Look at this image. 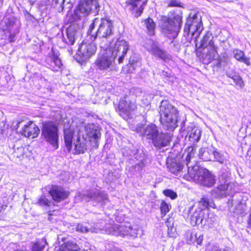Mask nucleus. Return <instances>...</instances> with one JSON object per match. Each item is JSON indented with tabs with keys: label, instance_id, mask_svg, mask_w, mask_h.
I'll list each match as a JSON object with an SVG mask.
<instances>
[{
	"label": "nucleus",
	"instance_id": "nucleus-1",
	"mask_svg": "<svg viewBox=\"0 0 251 251\" xmlns=\"http://www.w3.org/2000/svg\"><path fill=\"white\" fill-rule=\"evenodd\" d=\"M100 8L98 0H80L79 1L73 13L67 16L68 23L71 24L66 30L67 37L68 40V41L66 42L67 44L73 45L76 38L80 34L78 24H75V22L85 18L91 12L98 13Z\"/></svg>",
	"mask_w": 251,
	"mask_h": 251
},
{
	"label": "nucleus",
	"instance_id": "nucleus-43",
	"mask_svg": "<svg viewBox=\"0 0 251 251\" xmlns=\"http://www.w3.org/2000/svg\"><path fill=\"white\" fill-rule=\"evenodd\" d=\"M41 206H49L51 202L44 195L41 196L38 200L37 202Z\"/></svg>",
	"mask_w": 251,
	"mask_h": 251
},
{
	"label": "nucleus",
	"instance_id": "nucleus-21",
	"mask_svg": "<svg viewBox=\"0 0 251 251\" xmlns=\"http://www.w3.org/2000/svg\"><path fill=\"white\" fill-rule=\"evenodd\" d=\"M49 193L52 200L56 202H60L66 198L69 195V192L66 191L62 187L53 185L49 191Z\"/></svg>",
	"mask_w": 251,
	"mask_h": 251
},
{
	"label": "nucleus",
	"instance_id": "nucleus-51",
	"mask_svg": "<svg viewBox=\"0 0 251 251\" xmlns=\"http://www.w3.org/2000/svg\"><path fill=\"white\" fill-rule=\"evenodd\" d=\"M160 75L162 76L170 77V74L164 71H162L160 72Z\"/></svg>",
	"mask_w": 251,
	"mask_h": 251
},
{
	"label": "nucleus",
	"instance_id": "nucleus-52",
	"mask_svg": "<svg viewBox=\"0 0 251 251\" xmlns=\"http://www.w3.org/2000/svg\"><path fill=\"white\" fill-rule=\"evenodd\" d=\"M248 223L249 226L251 227V213L249 215Z\"/></svg>",
	"mask_w": 251,
	"mask_h": 251
},
{
	"label": "nucleus",
	"instance_id": "nucleus-37",
	"mask_svg": "<svg viewBox=\"0 0 251 251\" xmlns=\"http://www.w3.org/2000/svg\"><path fill=\"white\" fill-rule=\"evenodd\" d=\"M47 244L46 240L44 238L35 243L32 246V251H42L43 250L45 245Z\"/></svg>",
	"mask_w": 251,
	"mask_h": 251
},
{
	"label": "nucleus",
	"instance_id": "nucleus-27",
	"mask_svg": "<svg viewBox=\"0 0 251 251\" xmlns=\"http://www.w3.org/2000/svg\"><path fill=\"white\" fill-rule=\"evenodd\" d=\"M213 39L214 37L212 34L210 32H207L201 41L200 47L202 49L217 47L214 44Z\"/></svg>",
	"mask_w": 251,
	"mask_h": 251
},
{
	"label": "nucleus",
	"instance_id": "nucleus-32",
	"mask_svg": "<svg viewBox=\"0 0 251 251\" xmlns=\"http://www.w3.org/2000/svg\"><path fill=\"white\" fill-rule=\"evenodd\" d=\"M233 54L235 58L238 61L244 62L248 66L251 65L250 58L245 56L244 53L243 51L238 49H234L233 50Z\"/></svg>",
	"mask_w": 251,
	"mask_h": 251
},
{
	"label": "nucleus",
	"instance_id": "nucleus-45",
	"mask_svg": "<svg viewBox=\"0 0 251 251\" xmlns=\"http://www.w3.org/2000/svg\"><path fill=\"white\" fill-rule=\"evenodd\" d=\"M163 193L165 196L169 197L172 200H174L177 197L176 193L170 189L165 190Z\"/></svg>",
	"mask_w": 251,
	"mask_h": 251
},
{
	"label": "nucleus",
	"instance_id": "nucleus-19",
	"mask_svg": "<svg viewBox=\"0 0 251 251\" xmlns=\"http://www.w3.org/2000/svg\"><path fill=\"white\" fill-rule=\"evenodd\" d=\"M21 132L25 137L33 139L38 137L40 129L37 126L30 121L24 125Z\"/></svg>",
	"mask_w": 251,
	"mask_h": 251
},
{
	"label": "nucleus",
	"instance_id": "nucleus-31",
	"mask_svg": "<svg viewBox=\"0 0 251 251\" xmlns=\"http://www.w3.org/2000/svg\"><path fill=\"white\" fill-rule=\"evenodd\" d=\"M75 149L76 153H82L87 149L86 141L84 138L80 139L78 137L75 143Z\"/></svg>",
	"mask_w": 251,
	"mask_h": 251
},
{
	"label": "nucleus",
	"instance_id": "nucleus-50",
	"mask_svg": "<svg viewBox=\"0 0 251 251\" xmlns=\"http://www.w3.org/2000/svg\"><path fill=\"white\" fill-rule=\"evenodd\" d=\"M168 233L170 237H175L176 234V229L173 228V227H171L170 228L168 227Z\"/></svg>",
	"mask_w": 251,
	"mask_h": 251
},
{
	"label": "nucleus",
	"instance_id": "nucleus-36",
	"mask_svg": "<svg viewBox=\"0 0 251 251\" xmlns=\"http://www.w3.org/2000/svg\"><path fill=\"white\" fill-rule=\"evenodd\" d=\"M195 207L197 208H201L202 211L205 212V209L208 206L212 207L215 208L211 205V203L206 198L203 197L197 203L196 205H194Z\"/></svg>",
	"mask_w": 251,
	"mask_h": 251
},
{
	"label": "nucleus",
	"instance_id": "nucleus-4",
	"mask_svg": "<svg viewBox=\"0 0 251 251\" xmlns=\"http://www.w3.org/2000/svg\"><path fill=\"white\" fill-rule=\"evenodd\" d=\"M181 21L182 18L178 15H175L173 18L163 17L160 25L162 32L171 39L175 38L179 32Z\"/></svg>",
	"mask_w": 251,
	"mask_h": 251
},
{
	"label": "nucleus",
	"instance_id": "nucleus-55",
	"mask_svg": "<svg viewBox=\"0 0 251 251\" xmlns=\"http://www.w3.org/2000/svg\"><path fill=\"white\" fill-rule=\"evenodd\" d=\"M191 237L192 238H193V236L192 234H191Z\"/></svg>",
	"mask_w": 251,
	"mask_h": 251
},
{
	"label": "nucleus",
	"instance_id": "nucleus-30",
	"mask_svg": "<svg viewBox=\"0 0 251 251\" xmlns=\"http://www.w3.org/2000/svg\"><path fill=\"white\" fill-rule=\"evenodd\" d=\"M201 130L197 127H194L191 131L188 133L187 136L188 137L189 141L193 144L197 143L201 137Z\"/></svg>",
	"mask_w": 251,
	"mask_h": 251
},
{
	"label": "nucleus",
	"instance_id": "nucleus-5",
	"mask_svg": "<svg viewBox=\"0 0 251 251\" xmlns=\"http://www.w3.org/2000/svg\"><path fill=\"white\" fill-rule=\"evenodd\" d=\"M41 135L44 140L54 149L59 147V133L57 125L53 122L43 123Z\"/></svg>",
	"mask_w": 251,
	"mask_h": 251
},
{
	"label": "nucleus",
	"instance_id": "nucleus-2",
	"mask_svg": "<svg viewBox=\"0 0 251 251\" xmlns=\"http://www.w3.org/2000/svg\"><path fill=\"white\" fill-rule=\"evenodd\" d=\"M159 113L160 122L164 128L173 130L177 127L178 112L177 109L167 100L161 101Z\"/></svg>",
	"mask_w": 251,
	"mask_h": 251
},
{
	"label": "nucleus",
	"instance_id": "nucleus-41",
	"mask_svg": "<svg viewBox=\"0 0 251 251\" xmlns=\"http://www.w3.org/2000/svg\"><path fill=\"white\" fill-rule=\"evenodd\" d=\"M213 155L214 159L220 163H224L226 161V157L220 152L217 151H214Z\"/></svg>",
	"mask_w": 251,
	"mask_h": 251
},
{
	"label": "nucleus",
	"instance_id": "nucleus-12",
	"mask_svg": "<svg viewBox=\"0 0 251 251\" xmlns=\"http://www.w3.org/2000/svg\"><path fill=\"white\" fill-rule=\"evenodd\" d=\"M112 233L116 236H130L136 237L138 234V229L136 226H132L130 224L115 225L111 227Z\"/></svg>",
	"mask_w": 251,
	"mask_h": 251
},
{
	"label": "nucleus",
	"instance_id": "nucleus-44",
	"mask_svg": "<svg viewBox=\"0 0 251 251\" xmlns=\"http://www.w3.org/2000/svg\"><path fill=\"white\" fill-rule=\"evenodd\" d=\"M76 229H77V231H79L81 232H89V231H90L92 232H98L97 229H95V228L88 229L86 226H83V225H80V224L77 225V226L76 227Z\"/></svg>",
	"mask_w": 251,
	"mask_h": 251
},
{
	"label": "nucleus",
	"instance_id": "nucleus-10",
	"mask_svg": "<svg viewBox=\"0 0 251 251\" xmlns=\"http://www.w3.org/2000/svg\"><path fill=\"white\" fill-rule=\"evenodd\" d=\"M190 181L202 186L211 187L215 183L216 180L215 176L208 170L202 168L193 176Z\"/></svg>",
	"mask_w": 251,
	"mask_h": 251
},
{
	"label": "nucleus",
	"instance_id": "nucleus-54",
	"mask_svg": "<svg viewBox=\"0 0 251 251\" xmlns=\"http://www.w3.org/2000/svg\"><path fill=\"white\" fill-rule=\"evenodd\" d=\"M114 251H121L119 249H115Z\"/></svg>",
	"mask_w": 251,
	"mask_h": 251
},
{
	"label": "nucleus",
	"instance_id": "nucleus-26",
	"mask_svg": "<svg viewBox=\"0 0 251 251\" xmlns=\"http://www.w3.org/2000/svg\"><path fill=\"white\" fill-rule=\"evenodd\" d=\"M227 204L230 210H232L234 213L240 215H242L244 213V206L242 202L237 201L235 200L232 199L231 200H229L228 201Z\"/></svg>",
	"mask_w": 251,
	"mask_h": 251
},
{
	"label": "nucleus",
	"instance_id": "nucleus-34",
	"mask_svg": "<svg viewBox=\"0 0 251 251\" xmlns=\"http://www.w3.org/2000/svg\"><path fill=\"white\" fill-rule=\"evenodd\" d=\"M214 151L208 148H201L199 151L200 157L204 161H209L212 159Z\"/></svg>",
	"mask_w": 251,
	"mask_h": 251
},
{
	"label": "nucleus",
	"instance_id": "nucleus-9",
	"mask_svg": "<svg viewBox=\"0 0 251 251\" xmlns=\"http://www.w3.org/2000/svg\"><path fill=\"white\" fill-rule=\"evenodd\" d=\"M115 59L110 50L107 49L99 54L95 64L98 69L106 70L113 66Z\"/></svg>",
	"mask_w": 251,
	"mask_h": 251
},
{
	"label": "nucleus",
	"instance_id": "nucleus-8",
	"mask_svg": "<svg viewBox=\"0 0 251 251\" xmlns=\"http://www.w3.org/2000/svg\"><path fill=\"white\" fill-rule=\"evenodd\" d=\"M230 175V173L229 171L223 173L221 175L219 179L221 184L219 185L217 187L212 190V195L213 197L221 198L232 194V186L228 182Z\"/></svg>",
	"mask_w": 251,
	"mask_h": 251
},
{
	"label": "nucleus",
	"instance_id": "nucleus-53",
	"mask_svg": "<svg viewBox=\"0 0 251 251\" xmlns=\"http://www.w3.org/2000/svg\"><path fill=\"white\" fill-rule=\"evenodd\" d=\"M216 251H228L226 249H218Z\"/></svg>",
	"mask_w": 251,
	"mask_h": 251
},
{
	"label": "nucleus",
	"instance_id": "nucleus-13",
	"mask_svg": "<svg viewBox=\"0 0 251 251\" xmlns=\"http://www.w3.org/2000/svg\"><path fill=\"white\" fill-rule=\"evenodd\" d=\"M75 199L85 201L93 200L98 202L103 201L105 203L108 200V197L107 195L103 192L91 190L87 192L78 193L75 196Z\"/></svg>",
	"mask_w": 251,
	"mask_h": 251
},
{
	"label": "nucleus",
	"instance_id": "nucleus-3",
	"mask_svg": "<svg viewBox=\"0 0 251 251\" xmlns=\"http://www.w3.org/2000/svg\"><path fill=\"white\" fill-rule=\"evenodd\" d=\"M112 33V23L106 19L95 18L90 24L88 31L92 40L97 37L107 38Z\"/></svg>",
	"mask_w": 251,
	"mask_h": 251
},
{
	"label": "nucleus",
	"instance_id": "nucleus-25",
	"mask_svg": "<svg viewBox=\"0 0 251 251\" xmlns=\"http://www.w3.org/2000/svg\"><path fill=\"white\" fill-rule=\"evenodd\" d=\"M74 133V130L70 126L69 127L68 125L65 126L64 128V139L68 151H70L72 149Z\"/></svg>",
	"mask_w": 251,
	"mask_h": 251
},
{
	"label": "nucleus",
	"instance_id": "nucleus-35",
	"mask_svg": "<svg viewBox=\"0 0 251 251\" xmlns=\"http://www.w3.org/2000/svg\"><path fill=\"white\" fill-rule=\"evenodd\" d=\"M78 246L72 241L65 243L61 247V251H79Z\"/></svg>",
	"mask_w": 251,
	"mask_h": 251
},
{
	"label": "nucleus",
	"instance_id": "nucleus-11",
	"mask_svg": "<svg viewBox=\"0 0 251 251\" xmlns=\"http://www.w3.org/2000/svg\"><path fill=\"white\" fill-rule=\"evenodd\" d=\"M107 49L110 50L115 58L118 57L119 63H122L129 49V45L125 40L118 39L113 46Z\"/></svg>",
	"mask_w": 251,
	"mask_h": 251
},
{
	"label": "nucleus",
	"instance_id": "nucleus-18",
	"mask_svg": "<svg viewBox=\"0 0 251 251\" xmlns=\"http://www.w3.org/2000/svg\"><path fill=\"white\" fill-rule=\"evenodd\" d=\"M137 132L146 136L149 139L153 140L158 133L157 127L154 124L149 125L146 126L139 125L136 128Z\"/></svg>",
	"mask_w": 251,
	"mask_h": 251
},
{
	"label": "nucleus",
	"instance_id": "nucleus-7",
	"mask_svg": "<svg viewBox=\"0 0 251 251\" xmlns=\"http://www.w3.org/2000/svg\"><path fill=\"white\" fill-rule=\"evenodd\" d=\"M202 30L201 17L198 14H190L185 25L184 33L187 35L191 33L192 37L197 41Z\"/></svg>",
	"mask_w": 251,
	"mask_h": 251
},
{
	"label": "nucleus",
	"instance_id": "nucleus-24",
	"mask_svg": "<svg viewBox=\"0 0 251 251\" xmlns=\"http://www.w3.org/2000/svg\"><path fill=\"white\" fill-rule=\"evenodd\" d=\"M46 62L54 72L58 71L62 66L61 61L59 58L58 55L55 54L53 51H52V54L46 59Z\"/></svg>",
	"mask_w": 251,
	"mask_h": 251
},
{
	"label": "nucleus",
	"instance_id": "nucleus-39",
	"mask_svg": "<svg viewBox=\"0 0 251 251\" xmlns=\"http://www.w3.org/2000/svg\"><path fill=\"white\" fill-rule=\"evenodd\" d=\"M147 1L148 0H128L126 3L132 6L133 8L139 6L142 10V6L146 4Z\"/></svg>",
	"mask_w": 251,
	"mask_h": 251
},
{
	"label": "nucleus",
	"instance_id": "nucleus-17",
	"mask_svg": "<svg viewBox=\"0 0 251 251\" xmlns=\"http://www.w3.org/2000/svg\"><path fill=\"white\" fill-rule=\"evenodd\" d=\"M218 47L204 48L200 54V57L204 64H208L218 56Z\"/></svg>",
	"mask_w": 251,
	"mask_h": 251
},
{
	"label": "nucleus",
	"instance_id": "nucleus-28",
	"mask_svg": "<svg viewBox=\"0 0 251 251\" xmlns=\"http://www.w3.org/2000/svg\"><path fill=\"white\" fill-rule=\"evenodd\" d=\"M167 168L172 173L176 175H179V176H183L182 172L183 166L180 163L176 161L171 162L170 163H168Z\"/></svg>",
	"mask_w": 251,
	"mask_h": 251
},
{
	"label": "nucleus",
	"instance_id": "nucleus-22",
	"mask_svg": "<svg viewBox=\"0 0 251 251\" xmlns=\"http://www.w3.org/2000/svg\"><path fill=\"white\" fill-rule=\"evenodd\" d=\"M119 108L123 112H129L135 110L137 106L134 100H131L129 97H125L120 100Z\"/></svg>",
	"mask_w": 251,
	"mask_h": 251
},
{
	"label": "nucleus",
	"instance_id": "nucleus-23",
	"mask_svg": "<svg viewBox=\"0 0 251 251\" xmlns=\"http://www.w3.org/2000/svg\"><path fill=\"white\" fill-rule=\"evenodd\" d=\"M171 140V136L169 134L160 133L152 141L154 146L157 148H161L167 146Z\"/></svg>",
	"mask_w": 251,
	"mask_h": 251
},
{
	"label": "nucleus",
	"instance_id": "nucleus-42",
	"mask_svg": "<svg viewBox=\"0 0 251 251\" xmlns=\"http://www.w3.org/2000/svg\"><path fill=\"white\" fill-rule=\"evenodd\" d=\"M171 208V205L168 204L165 201H162L160 205V210L162 217L165 216L167 213L170 211Z\"/></svg>",
	"mask_w": 251,
	"mask_h": 251
},
{
	"label": "nucleus",
	"instance_id": "nucleus-33",
	"mask_svg": "<svg viewBox=\"0 0 251 251\" xmlns=\"http://www.w3.org/2000/svg\"><path fill=\"white\" fill-rule=\"evenodd\" d=\"M137 163L132 167L135 172H138L142 170L146 164V157L144 153H141L139 158H137Z\"/></svg>",
	"mask_w": 251,
	"mask_h": 251
},
{
	"label": "nucleus",
	"instance_id": "nucleus-38",
	"mask_svg": "<svg viewBox=\"0 0 251 251\" xmlns=\"http://www.w3.org/2000/svg\"><path fill=\"white\" fill-rule=\"evenodd\" d=\"M145 25L147 28L149 34L153 35L154 34L155 24L152 19L148 18L145 20Z\"/></svg>",
	"mask_w": 251,
	"mask_h": 251
},
{
	"label": "nucleus",
	"instance_id": "nucleus-40",
	"mask_svg": "<svg viewBox=\"0 0 251 251\" xmlns=\"http://www.w3.org/2000/svg\"><path fill=\"white\" fill-rule=\"evenodd\" d=\"M226 74L228 77L232 79L233 82L238 87L241 88L244 86V82L242 78L239 76L235 74H229V73L227 72L226 73Z\"/></svg>",
	"mask_w": 251,
	"mask_h": 251
},
{
	"label": "nucleus",
	"instance_id": "nucleus-14",
	"mask_svg": "<svg viewBox=\"0 0 251 251\" xmlns=\"http://www.w3.org/2000/svg\"><path fill=\"white\" fill-rule=\"evenodd\" d=\"M188 215L190 217L192 226L200 224L204 226L206 224V220H204V212L201 208H197L195 206H191L189 208Z\"/></svg>",
	"mask_w": 251,
	"mask_h": 251
},
{
	"label": "nucleus",
	"instance_id": "nucleus-48",
	"mask_svg": "<svg viewBox=\"0 0 251 251\" xmlns=\"http://www.w3.org/2000/svg\"><path fill=\"white\" fill-rule=\"evenodd\" d=\"M194 237L197 244L201 245L203 241V235L201 234L196 233L194 235Z\"/></svg>",
	"mask_w": 251,
	"mask_h": 251
},
{
	"label": "nucleus",
	"instance_id": "nucleus-49",
	"mask_svg": "<svg viewBox=\"0 0 251 251\" xmlns=\"http://www.w3.org/2000/svg\"><path fill=\"white\" fill-rule=\"evenodd\" d=\"M129 64L131 67H132L133 69H135V67L140 66L141 65V63L137 60L130 59L129 61Z\"/></svg>",
	"mask_w": 251,
	"mask_h": 251
},
{
	"label": "nucleus",
	"instance_id": "nucleus-46",
	"mask_svg": "<svg viewBox=\"0 0 251 251\" xmlns=\"http://www.w3.org/2000/svg\"><path fill=\"white\" fill-rule=\"evenodd\" d=\"M168 7H181V2L178 0H167L166 1Z\"/></svg>",
	"mask_w": 251,
	"mask_h": 251
},
{
	"label": "nucleus",
	"instance_id": "nucleus-16",
	"mask_svg": "<svg viewBox=\"0 0 251 251\" xmlns=\"http://www.w3.org/2000/svg\"><path fill=\"white\" fill-rule=\"evenodd\" d=\"M97 47L92 42H83L78 49V54L82 59L85 60L94 55L96 51Z\"/></svg>",
	"mask_w": 251,
	"mask_h": 251
},
{
	"label": "nucleus",
	"instance_id": "nucleus-20",
	"mask_svg": "<svg viewBox=\"0 0 251 251\" xmlns=\"http://www.w3.org/2000/svg\"><path fill=\"white\" fill-rule=\"evenodd\" d=\"M85 130L90 141L92 142L94 140L93 146L97 148L98 147V140L100 136L98 127L93 124H88L85 126Z\"/></svg>",
	"mask_w": 251,
	"mask_h": 251
},
{
	"label": "nucleus",
	"instance_id": "nucleus-15",
	"mask_svg": "<svg viewBox=\"0 0 251 251\" xmlns=\"http://www.w3.org/2000/svg\"><path fill=\"white\" fill-rule=\"evenodd\" d=\"M146 47L151 54L165 61H169L171 59V56L169 54L161 49L158 45L151 40H148Z\"/></svg>",
	"mask_w": 251,
	"mask_h": 251
},
{
	"label": "nucleus",
	"instance_id": "nucleus-6",
	"mask_svg": "<svg viewBox=\"0 0 251 251\" xmlns=\"http://www.w3.org/2000/svg\"><path fill=\"white\" fill-rule=\"evenodd\" d=\"M196 148L194 146L188 147L183 155L185 157V162L187 167V174L183 175V177L188 180L192 179L194 176L201 168L198 165L195 157Z\"/></svg>",
	"mask_w": 251,
	"mask_h": 251
},
{
	"label": "nucleus",
	"instance_id": "nucleus-29",
	"mask_svg": "<svg viewBox=\"0 0 251 251\" xmlns=\"http://www.w3.org/2000/svg\"><path fill=\"white\" fill-rule=\"evenodd\" d=\"M58 12H62L64 9L69 10L72 7V3L70 0H53Z\"/></svg>",
	"mask_w": 251,
	"mask_h": 251
},
{
	"label": "nucleus",
	"instance_id": "nucleus-47",
	"mask_svg": "<svg viewBox=\"0 0 251 251\" xmlns=\"http://www.w3.org/2000/svg\"><path fill=\"white\" fill-rule=\"evenodd\" d=\"M228 60V57L227 55H224L221 56L218 59V65H222L223 63L226 64Z\"/></svg>",
	"mask_w": 251,
	"mask_h": 251
}]
</instances>
